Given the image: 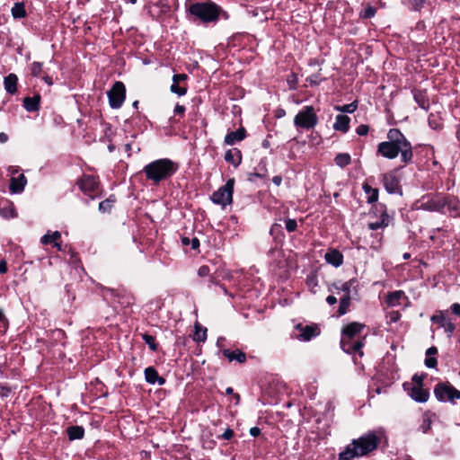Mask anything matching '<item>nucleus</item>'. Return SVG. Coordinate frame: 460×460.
Instances as JSON below:
<instances>
[{"label":"nucleus","instance_id":"e2e57ef3","mask_svg":"<svg viewBox=\"0 0 460 460\" xmlns=\"http://www.w3.org/2000/svg\"><path fill=\"white\" fill-rule=\"evenodd\" d=\"M190 244H191V248L195 250V249L199 248V239H198V238H196V237H195V238H192V239L190 240Z\"/></svg>","mask_w":460,"mask_h":460},{"label":"nucleus","instance_id":"f8f14e48","mask_svg":"<svg viewBox=\"0 0 460 460\" xmlns=\"http://www.w3.org/2000/svg\"><path fill=\"white\" fill-rule=\"evenodd\" d=\"M382 181L388 193H401L400 179L396 174V170L384 173L382 175Z\"/></svg>","mask_w":460,"mask_h":460},{"label":"nucleus","instance_id":"4d7b16f0","mask_svg":"<svg viewBox=\"0 0 460 460\" xmlns=\"http://www.w3.org/2000/svg\"><path fill=\"white\" fill-rule=\"evenodd\" d=\"M451 310L452 312L457 315V316H460V304L458 303H455L451 305Z\"/></svg>","mask_w":460,"mask_h":460},{"label":"nucleus","instance_id":"7ed1b4c3","mask_svg":"<svg viewBox=\"0 0 460 460\" xmlns=\"http://www.w3.org/2000/svg\"><path fill=\"white\" fill-rule=\"evenodd\" d=\"M177 169L176 163L168 158H161L145 165L143 172L147 180L158 184L172 177Z\"/></svg>","mask_w":460,"mask_h":460},{"label":"nucleus","instance_id":"680f3d73","mask_svg":"<svg viewBox=\"0 0 460 460\" xmlns=\"http://www.w3.org/2000/svg\"><path fill=\"white\" fill-rule=\"evenodd\" d=\"M250 434L252 437H257L261 434V429L258 427H252L250 429Z\"/></svg>","mask_w":460,"mask_h":460},{"label":"nucleus","instance_id":"6e6552de","mask_svg":"<svg viewBox=\"0 0 460 460\" xmlns=\"http://www.w3.org/2000/svg\"><path fill=\"white\" fill-rule=\"evenodd\" d=\"M434 394L439 402H454L460 399V391L448 381L439 382L434 387Z\"/></svg>","mask_w":460,"mask_h":460},{"label":"nucleus","instance_id":"c756f323","mask_svg":"<svg viewBox=\"0 0 460 460\" xmlns=\"http://www.w3.org/2000/svg\"><path fill=\"white\" fill-rule=\"evenodd\" d=\"M207 339V328L200 326L199 323L195 324V332L193 340L198 342H203Z\"/></svg>","mask_w":460,"mask_h":460},{"label":"nucleus","instance_id":"ea45409f","mask_svg":"<svg viewBox=\"0 0 460 460\" xmlns=\"http://www.w3.org/2000/svg\"><path fill=\"white\" fill-rule=\"evenodd\" d=\"M43 64L40 62H33L31 65V74L33 76H39L42 72Z\"/></svg>","mask_w":460,"mask_h":460},{"label":"nucleus","instance_id":"603ef678","mask_svg":"<svg viewBox=\"0 0 460 460\" xmlns=\"http://www.w3.org/2000/svg\"><path fill=\"white\" fill-rule=\"evenodd\" d=\"M350 288H351V281H348V282L343 283L341 285V288H339V289L343 292V295L350 296Z\"/></svg>","mask_w":460,"mask_h":460},{"label":"nucleus","instance_id":"a211bd4d","mask_svg":"<svg viewBox=\"0 0 460 460\" xmlns=\"http://www.w3.org/2000/svg\"><path fill=\"white\" fill-rule=\"evenodd\" d=\"M445 211L454 217H460V202L455 198L446 196Z\"/></svg>","mask_w":460,"mask_h":460},{"label":"nucleus","instance_id":"79ce46f5","mask_svg":"<svg viewBox=\"0 0 460 460\" xmlns=\"http://www.w3.org/2000/svg\"><path fill=\"white\" fill-rule=\"evenodd\" d=\"M376 12V8H374L373 6H367L362 11L360 16L365 19L372 18L375 16Z\"/></svg>","mask_w":460,"mask_h":460},{"label":"nucleus","instance_id":"2eb2a0df","mask_svg":"<svg viewBox=\"0 0 460 460\" xmlns=\"http://www.w3.org/2000/svg\"><path fill=\"white\" fill-rule=\"evenodd\" d=\"M246 137V130L244 128H240L236 131H232L225 137V143L228 146H233L236 142L242 141Z\"/></svg>","mask_w":460,"mask_h":460},{"label":"nucleus","instance_id":"ddd939ff","mask_svg":"<svg viewBox=\"0 0 460 460\" xmlns=\"http://www.w3.org/2000/svg\"><path fill=\"white\" fill-rule=\"evenodd\" d=\"M79 189L86 195H91L98 189V181L93 175H84L78 180Z\"/></svg>","mask_w":460,"mask_h":460},{"label":"nucleus","instance_id":"412c9836","mask_svg":"<svg viewBox=\"0 0 460 460\" xmlns=\"http://www.w3.org/2000/svg\"><path fill=\"white\" fill-rule=\"evenodd\" d=\"M18 77L15 74H9L4 77V85L5 91L10 94H14L17 92Z\"/></svg>","mask_w":460,"mask_h":460},{"label":"nucleus","instance_id":"72a5a7b5","mask_svg":"<svg viewBox=\"0 0 460 460\" xmlns=\"http://www.w3.org/2000/svg\"><path fill=\"white\" fill-rule=\"evenodd\" d=\"M61 237V234L58 231H55L51 234L47 233L41 237V243L42 244H49V243H54V242L59 240Z\"/></svg>","mask_w":460,"mask_h":460},{"label":"nucleus","instance_id":"20e7f679","mask_svg":"<svg viewBox=\"0 0 460 460\" xmlns=\"http://www.w3.org/2000/svg\"><path fill=\"white\" fill-rule=\"evenodd\" d=\"M364 324L353 322L346 325L341 332V347L343 351L351 354V353H358L359 356L363 355L361 350L364 343L362 341H353L354 338H356L363 330Z\"/></svg>","mask_w":460,"mask_h":460},{"label":"nucleus","instance_id":"6e6d98bb","mask_svg":"<svg viewBox=\"0 0 460 460\" xmlns=\"http://www.w3.org/2000/svg\"><path fill=\"white\" fill-rule=\"evenodd\" d=\"M307 285L311 288H314V287H316L317 286L316 278L314 276H309L307 278Z\"/></svg>","mask_w":460,"mask_h":460},{"label":"nucleus","instance_id":"a18cd8bd","mask_svg":"<svg viewBox=\"0 0 460 460\" xmlns=\"http://www.w3.org/2000/svg\"><path fill=\"white\" fill-rule=\"evenodd\" d=\"M357 103L351 102L349 104L343 105L341 108H340V111L343 112L352 113L357 110Z\"/></svg>","mask_w":460,"mask_h":460},{"label":"nucleus","instance_id":"423d86ee","mask_svg":"<svg viewBox=\"0 0 460 460\" xmlns=\"http://www.w3.org/2000/svg\"><path fill=\"white\" fill-rule=\"evenodd\" d=\"M426 374H415L410 382L403 384V389L417 402H426L429 398V391L424 388L423 381Z\"/></svg>","mask_w":460,"mask_h":460},{"label":"nucleus","instance_id":"39448f33","mask_svg":"<svg viewBox=\"0 0 460 460\" xmlns=\"http://www.w3.org/2000/svg\"><path fill=\"white\" fill-rule=\"evenodd\" d=\"M220 11L221 8L210 1L191 4L188 8V12L191 15L205 23L216 22L219 17Z\"/></svg>","mask_w":460,"mask_h":460},{"label":"nucleus","instance_id":"0eeeda50","mask_svg":"<svg viewBox=\"0 0 460 460\" xmlns=\"http://www.w3.org/2000/svg\"><path fill=\"white\" fill-rule=\"evenodd\" d=\"M318 123V117L313 106H305L294 118V124L297 128L309 130Z\"/></svg>","mask_w":460,"mask_h":460},{"label":"nucleus","instance_id":"dca6fc26","mask_svg":"<svg viewBox=\"0 0 460 460\" xmlns=\"http://www.w3.org/2000/svg\"><path fill=\"white\" fill-rule=\"evenodd\" d=\"M412 93L414 101L418 103V105L421 109L428 111L429 109V100L426 91L413 90Z\"/></svg>","mask_w":460,"mask_h":460},{"label":"nucleus","instance_id":"c03bdc74","mask_svg":"<svg viewBox=\"0 0 460 460\" xmlns=\"http://www.w3.org/2000/svg\"><path fill=\"white\" fill-rule=\"evenodd\" d=\"M442 328H444L445 332L448 334V335H451L455 329H456V326L455 324L450 321V320H447L441 326Z\"/></svg>","mask_w":460,"mask_h":460},{"label":"nucleus","instance_id":"b1692460","mask_svg":"<svg viewBox=\"0 0 460 460\" xmlns=\"http://www.w3.org/2000/svg\"><path fill=\"white\" fill-rule=\"evenodd\" d=\"M223 355L227 358L229 361L236 360L239 363H243L246 360L245 353L239 349L230 350L226 349L223 350Z\"/></svg>","mask_w":460,"mask_h":460},{"label":"nucleus","instance_id":"4be33fe9","mask_svg":"<svg viewBox=\"0 0 460 460\" xmlns=\"http://www.w3.org/2000/svg\"><path fill=\"white\" fill-rule=\"evenodd\" d=\"M349 118L347 115H337L333 128L337 131L346 133L349 128Z\"/></svg>","mask_w":460,"mask_h":460},{"label":"nucleus","instance_id":"9b49d317","mask_svg":"<svg viewBox=\"0 0 460 460\" xmlns=\"http://www.w3.org/2000/svg\"><path fill=\"white\" fill-rule=\"evenodd\" d=\"M420 208L429 211H442L446 213V196L436 194L428 198H424L421 201Z\"/></svg>","mask_w":460,"mask_h":460},{"label":"nucleus","instance_id":"3c124183","mask_svg":"<svg viewBox=\"0 0 460 460\" xmlns=\"http://www.w3.org/2000/svg\"><path fill=\"white\" fill-rule=\"evenodd\" d=\"M437 359L433 357H427L425 359V365L429 368H434L437 366Z\"/></svg>","mask_w":460,"mask_h":460},{"label":"nucleus","instance_id":"aec40b11","mask_svg":"<svg viewBox=\"0 0 460 460\" xmlns=\"http://www.w3.org/2000/svg\"><path fill=\"white\" fill-rule=\"evenodd\" d=\"M225 160L235 167L238 166L242 161L240 150L237 148L227 150L225 154Z\"/></svg>","mask_w":460,"mask_h":460},{"label":"nucleus","instance_id":"a19ab883","mask_svg":"<svg viewBox=\"0 0 460 460\" xmlns=\"http://www.w3.org/2000/svg\"><path fill=\"white\" fill-rule=\"evenodd\" d=\"M287 83L290 89L294 90L298 83L297 75L295 73H291L287 77Z\"/></svg>","mask_w":460,"mask_h":460},{"label":"nucleus","instance_id":"c9c22d12","mask_svg":"<svg viewBox=\"0 0 460 460\" xmlns=\"http://www.w3.org/2000/svg\"><path fill=\"white\" fill-rule=\"evenodd\" d=\"M446 312L439 311L438 314H433L430 318L431 322L437 323L441 327L442 324L447 320Z\"/></svg>","mask_w":460,"mask_h":460},{"label":"nucleus","instance_id":"f3484780","mask_svg":"<svg viewBox=\"0 0 460 460\" xmlns=\"http://www.w3.org/2000/svg\"><path fill=\"white\" fill-rule=\"evenodd\" d=\"M27 180L23 174H20L17 177H12L10 182V190L13 193H20L23 190Z\"/></svg>","mask_w":460,"mask_h":460},{"label":"nucleus","instance_id":"864d4df0","mask_svg":"<svg viewBox=\"0 0 460 460\" xmlns=\"http://www.w3.org/2000/svg\"><path fill=\"white\" fill-rule=\"evenodd\" d=\"M187 75L186 74H177V75H174L173 77H172V82L174 83H181V82H183L187 79Z\"/></svg>","mask_w":460,"mask_h":460},{"label":"nucleus","instance_id":"5fc2aeb1","mask_svg":"<svg viewBox=\"0 0 460 460\" xmlns=\"http://www.w3.org/2000/svg\"><path fill=\"white\" fill-rule=\"evenodd\" d=\"M233 436H234V431L230 429H226L225 430V432L221 435V438L228 440V439L232 438Z\"/></svg>","mask_w":460,"mask_h":460},{"label":"nucleus","instance_id":"338daca9","mask_svg":"<svg viewBox=\"0 0 460 460\" xmlns=\"http://www.w3.org/2000/svg\"><path fill=\"white\" fill-rule=\"evenodd\" d=\"M7 271V264L4 261H0V273H5Z\"/></svg>","mask_w":460,"mask_h":460},{"label":"nucleus","instance_id":"cd10ccee","mask_svg":"<svg viewBox=\"0 0 460 460\" xmlns=\"http://www.w3.org/2000/svg\"><path fill=\"white\" fill-rule=\"evenodd\" d=\"M404 296V293L402 290L394 291L388 294L386 297V303L388 306H396L400 305V300Z\"/></svg>","mask_w":460,"mask_h":460},{"label":"nucleus","instance_id":"de8ad7c7","mask_svg":"<svg viewBox=\"0 0 460 460\" xmlns=\"http://www.w3.org/2000/svg\"><path fill=\"white\" fill-rule=\"evenodd\" d=\"M7 326H8V320L6 319L3 310L0 309V329H3V331H5Z\"/></svg>","mask_w":460,"mask_h":460},{"label":"nucleus","instance_id":"c85d7f7f","mask_svg":"<svg viewBox=\"0 0 460 460\" xmlns=\"http://www.w3.org/2000/svg\"><path fill=\"white\" fill-rule=\"evenodd\" d=\"M363 190L365 193L367 195V202L368 203H374L377 201L378 199V190L374 189L371 186H369L367 183L363 184Z\"/></svg>","mask_w":460,"mask_h":460},{"label":"nucleus","instance_id":"69168bd1","mask_svg":"<svg viewBox=\"0 0 460 460\" xmlns=\"http://www.w3.org/2000/svg\"><path fill=\"white\" fill-rule=\"evenodd\" d=\"M326 302L329 305H332L337 303V298L334 296H328L327 298H326Z\"/></svg>","mask_w":460,"mask_h":460},{"label":"nucleus","instance_id":"9d476101","mask_svg":"<svg viewBox=\"0 0 460 460\" xmlns=\"http://www.w3.org/2000/svg\"><path fill=\"white\" fill-rule=\"evenodd\" d=\"M109 103L112 109H119L122 106L126 98V88L122 82H116L108 92Z\"/></svg>","mask_w":460,"mask_h":460},{"label":"nucleus","instance_id":"7c9ffc66","mask_svg":"<svg viewBox=\"0 0 460 460\" xmlns=\"http://www.w3.org/2000/svg\"><path fill=\"white\" fill-rule=\"evenodd\" d=\"M334 161L338 166L344 168L350 164L351 157L348 153H340L335 156Z\"/></svg>","mask_w":460,"mask_h":460},{"label":"nucleus","instance_id":"774afa93","mask_svg":"<svg viewBox=\"0 0 460 460\" xmlns=\"http://www.w3.org/2000/svg\"><path fill=\"white\" fill-rule=\"evenodd\" d=\"M272 181L275 185L279 186L282 182V178L279 175L274 176Z\"/></svg>","mask_w":460,"mask_h":460},{"label":"nucleus","instance_id":"4468645a","mask_svg":"<svg viewBox=\"0 0 460 460\" xmlns=\"http://www.w3.org/2000/svg\"><path fill=\"white\" fill-rule=\"evenodd\" d=\"M296 329L300 331L296 339L303 341H308L320 334V329L316 324L303 326L299 323L296 326Z\"/></svg>","mask_w":460,"mask_h":460},{"label":"nucleus","instance_id":"2f4dec72","mask_svg":"<svg viewBox=\"0 0 460 460\" xmlns=\"http://www.w3.org/2000/svg\"><path fill=\"white\" fill-rule=\"evenodd\" d=\"M350 305V296L342 295L340 297L339 314L343 315L347 313L349 306Z\"/></svg>","mask_w":460,"mask_h":460},{"label":"nucleus","instance_id":"e433bc0d","mask_svg":"<svg viewBox=\"0 0 460 460\" xmlns=\"http://www.w3.org/2000/svg\"><path fill=\"white\" fill-rule=\"evenodd\" d=\"M142 339L148 345L149 349L152 351H155L157 349V343L155 342V339L153 336H151L147 333H144L142 335Z\"/></svg>","mask_w":460,"mask_h":460},{"label":"nucleus","instance_id":"052dcab7","mask_svg":"<svg viewBox=\"0 0 460 460\" xmlns=\"http://www.w3.org/2000/svg\"><path fill=\"white\" fill-rule=\"evenodd\" d=\"M307 81L310 83L311 85H317L318 84V76L317 75H311L307 78Z\"/></svg>","mask_w":460,"mask_h":460},{"label":"nucleus","instance_id":"393cba45","mask_svg":"<svg viewBox=\"0 0 460 460\" xmlns=\"http://www.w3.org/2000/svg\"><path fill=\"white\" fill-rule=\"evenodd\" d=\"M145 377L146 382L150 384H155L158 382L160 385H163L165 382L163 377L158 376L157 371L152 367H146L145 369Z\"/></svg>","mask_w":460,"mask_h":460},{"label":"nucleus","instance_id":"f257e3e1","mask_svg":"<svg viewBox=\"0 0 460 460\" xmlns=\"http://www.w3.org/2000/svg\"><path fill=\"white\" fill-rule=\"evenodd\" d=\"M376 155L393 160L399 155L401 161L406 165L412 162L413 152L411 142L397 128H391L387 133V140L377 145Z\"/></svg>","mask_w":460,"mask_h":460},{"label":"nucleus","instance_id":"473e14b6","mask_svg":"<svg viewBox=\"0 0 460 460\" xmlns=\"http://www.w3.org/2000/svg\"><path fill=\"white\" fill-rule=\"evenodd\" d=\"M389 217L387 214H383L381 220H376V222H371L368 224V227L371 230H377L381 227L388 226Z\"/></svg>","mask_w":460,"mask_h":460},{"label":"nucleus","instance_id":"13d9d810","mask_svg":"<svg viewBox=\"0 0 460 460\" xmlns=\"http://www.w3.org/2000/svg\"><path fill=\"white\" fill-rule=\"evenodd\" d=\"M71 263L75 264V265H77L79 262H80V259L78 257V255L74 252H71Z\"/></svg>","mask_w":460,"mask_h":460},{"label":"nucleus","instance_id":"8fccbe9b","mask_svg":"<svg viewBox=\"0 0 460 460\" xmlns=\"http://www.w3.org/2000/svg\"><path fill=\"white\" fill-rule=\"evenodd\" d=\"M368 130H369V128L367 125H365V124H361L359 125L357 129H356V132L359 135V136H365L368 133Z\"/></svg>","mask_w":460,"mask_h":460},{"label":"nucleus","instance_id":"6ab92c4d","mask_svg":"<svg viewBox=\"0 0 460 460\" xmlns=\"http://www.w3.org/2000/svg\"><path fill=\"white\" fill-rule=\"evenodd\" d=\"M326 261L334 267H339L343 262V255L338 250H332L325 253Z\"/></svg>","mask_w":460,"mask_h":460},{"label":"nucleus","instance_id":"5701e85b","mask_svg":"<svg viewBox=\"0 0 460 460\" xmlns=\"http://www.w3.org/2000/svg\"><path fill=\"white\" fill-rule=\"evenodd\" d=\"M40 95L35 94L33 97H25L23 106L27 111H37L40 109Z\"/></svg>","mask_w":460,"mask_h":460},{"label":"nucleus","instance_id":"09e8293b","mask_svg":"<svg viewBox=\"0 0 460 460\" xmlns=\"http://www.w3.org/2000/svg\"><path fill=\"white\" fill-rule=\"evenodd\" d=\"M209 273H210V269L207 265H203V266L199 267V269L198 270V275L199 277H207L209 275Z\"/></svg>","mask_w":460,"mask_h":460},{"label":"nucleus","instance_id":"bb28decb","mask_svg":"<svg viewBox=\"0 0 460 460\" xmlns=\"http://www.w3.org/2000/svg\"><path fill=\"white\" fill-rule=\"evenodd\" d=\"M66 433L70 440L81 439L84 438V429L81 426H71L66 429Z\"/></svg>","mask_w":460,"mask_h":460},{"label":"nucleus","instance_id":"4c0bfd02","mask_svg":"<svg viewBox=\"0 0 460 460\" xmlns=\"http://www.w3.org/2000/svg\"><path fill=\"white\" fill-rule=\"evenodd\" d=\"M114 199H107L99 204V210L102 213L111 211Z\"/></svg>","mask_w":460,"mask_h":460},{"label":"nucleus","instance_id":"f704fd0d","mask_svg":"<svg viewBox=\"0 0 460 460\" xmlns=\"http://www.w3.org/2000/svg\"><path fill=\"white\" fill-rule=\"evenodd\" d=\"M11 11L14 18H23L26 14L24 5L21 3H16Z\"/></svg>","mask_w":460,"mask_h":460},{"label":"nucleus","instance_id":"0e129e2a","mask_svg":"<svg viewBox=\"0 0 460 460\" xmlns=\"http://www.w3.org/2000/svg\"><path fill=\"white\" fill-rule=\"evenodd\" d=\"M437 353H438V349H437V348H436V347H430V348H429V349H427V351H426V355H427L428 357H430L431 355H435V354H437Z\"/></svg>","mask_w":460,"mask_h":460},{"label":"nucleus","instance_id":"f03ea898","mask_svg":"<svg viewBox=\"0 0 460 460\" xmlns=\"http://www.w3.org/2000/svg\"><path fill=\"white\" fill-rule=\"evenodd\" d=\"M382 436V431H370L358 439H354L340 453V460H350L372 452L377 447Z\"/></svg>","mask_w":460,"mask_h":460},{"label":"nucleus","instance_id":"bf43d9fd","mask_svg":"<svg viewBox=\"0 0 460 460\" xmlns=\"http://www.w3.org/2000/svg\"><path fill=\"white\" fill-rule=\"evenodd\" d=\"M185 111V107L180 104H177L174 108V113L175 114H181L182 115Z\"/></svg>","mask_w":460,"mask_h":460},{"label":"nucleus","instance_id":"58836bf2","mask_svg":"<svg viewBox=\"0 0 460 460\" xmlns=\"http://www.w3.org/2000/svg\"><path fill=\"white\" fill-rule=\"evenodd\" d=\"M170 89L172 93H176L179 96H182L187 93V88L185 86H180L179 83L172 82Z\"/></svg>","mask_w":460,"mask_h":460},{"label":"nucleus","instance_id":"a878e982","mask_svg":"<svg viewBox=\"0 0 460 460\" xmlns=\"http://www.w3.org/2000/svg\"><path fill=\"white\" fill-rule=\"evenodd\" d=\"M437 420V416L435 413H431L427 411L422 416V423L420 427V430L423 433H427L431 427V424Z\"/></svg>","mask_w":460,"mask_h":460},{"label":"nucleus","instance_id":"49530a36","mask_svg":"<svg viewBox=\"0 0 460 460\" xmlns=\"http://www.w3.org/2000/svg\"><path fill=\"white\" fill-rule=\"evenodd\" d=\"M286 229L288 232H294L296 229L297 224L295 219H287L286 220Z\"/></svg>","mask_w":460,"mask_h":460},{"label":"nucleus","instance_id":"1a4fd4ad","mask_svg":"<svg viewBox=\"0 0 460 460\" xmlns=\"http://www.w3.org/2000/svg\"><path fill=\"white\" fill-rule=\"evenodd\" d=\"M234 180L229 179L226 183L212 194L214 203L226 207L232 202Z\"/></svg>","mask_w":460,"mask_h":460},{"label":"nucleus","instance_id":"37998d69","mask_svg":"<svg viewBox=\"0 0 460 460\" xmlns=\"http://www.w3.org/2000/svg\"><path fill=\"white\" fill-rule=\"evenodd\" d=\"M411 8L415 11L420 10L427 0H407Z\"/></svg>","mask_w":460,"mask_h":460}]
</instances>
